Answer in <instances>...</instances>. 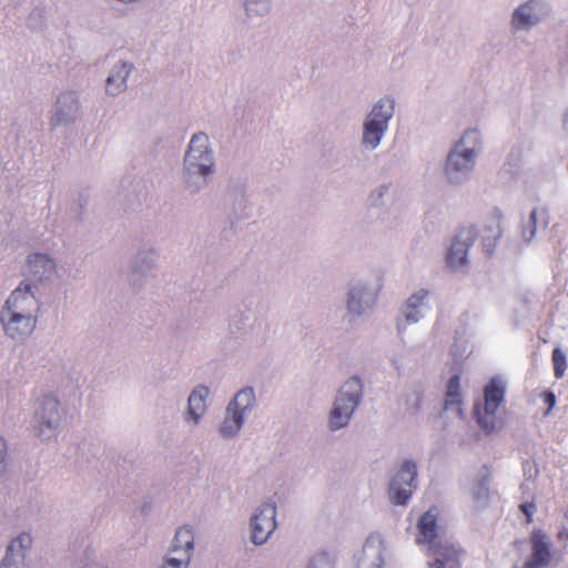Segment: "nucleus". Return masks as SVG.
<instances>
[{
    "mask_svg": "<svg viewBox=\"0 0 568 568\" xmlns=\"http://www.w3.org/2000/svg\"><path fill=\"white\" fill-rule=\"evenodd\" d=\"M440 511L434 506L423 513L416 523L415 542L426 547V555L434 558L428 568H462L463 549L456 545L439 540Z\"/></svg>",
    "mask_w": 568,
    "mask_h": 568,
    "instance_id": "f257e3e1",
    "label": "nucleus"
},
{
    "mask_svg": "<svg viewBox=\"0 0 568 568\" xmlns=\"http://www.w3.org/2000/svg\"><path fill=\"white\" fill-rule=\"evenodd\" d=\"M507 392V383L501 376H493L484 386L483 403L474 405V415L480 429L490 435L503 429L505 423L497 415V410L504 404Z\"/></svg>",
    "mask_w": 568,
    "mask_h": 568,
    "instance_id": "f03ea898",
    "label": "nucleus"
},
{
    "mask_svg": "<svg viewBox=\"0 0 568 568\" xmlns=\"http://www.w3.org/2000/svg\"><path fill=\"white\" fill-rule=\"evenodd\" d=\"M363 385L358 377L349 378L339 389L334 407L329 414V426L333 430L348 424L362 396Z\"/></svg>",
    "mask_w": 568,
    "mask_h": 568,
    "instance_id": "7ed1b4c3",
    "label": "nucleus"
},
{
    "mask_svg": "<svg viewBox=\"0 0 568 568\" xmlns=\"http://www.w3.org/2000/svg\"><path fill=\"white\" fill-rule=\"evenodd\" d=\"M394 113V102L390 99H381L372 109L364 123L363 143L372 149L376 148L388 126Z\"/></svg>",
    "mask_w": 568,
    "mask_h": 568,
    "instance_id": "20e7f679",
    "label": "nucleus"
},
{
    "mask_svg": "<svg viewBox=\"0 0 568 568\" xmlns=\"http://www.w3.org/2000/svg\"><path fill=\"white\" fill-rule=\"evenodd\" d=\"M185 165L192 173L207 175L211 172L213 160L206 134L197 133L192 136L185 155Z\"/></svg>",
    "mask_w": 568,
    "mask_h": 568,
    "instance_id": "39448f33",
    "label": "nucleus"
},
{
    "mask_svg": "<svg viewBox=\"0 0 568 568\" xmlns=\"http://www.w3.org/2000/svg\"><path fill=\"white\" fill-rule=\"evenodd\" d=\"M416 464L412 460L404 462L389 484V497L394 504L405 505L407 503L416 487Z\"/></svg>",
    "mask_w": 568,
    "mask_h": 568,
    "instance_id": "423d86ee",
    "label": "nucleus"
},
{
    "mask_svg": "<svg viewBox=\"0 0 568 568\" xmlns=\"http://www.w3.org/2000/svg\"><path fill=\"white\" fill-rule=\"evenodd\" d=\"M530 556L521 567L547 568L554 558L549 536L540 528H534L529 535Z\"/></svg>",
    "mask_w": 568,
    "mask_h": 568,
    "instance_id": "0eeeda50",
    "label": "nucleus"
},
{
    "mask_svg": "<svg viewBox=\"0 0 568 568\" xmlns=\"http://www.w3.org/2000/svg\"><path fill=\"white\" fill-rule=\"evenodd\" d=\"M39 436L50 438L61 419L60 403L52 396H44L37 408Z\"/></svg>",
    "mask_w": 568,
    "mask_h": 568,
    "instance_id": "6e6552de",
    "label": "nucleus"
},
{
    "mask_svg": "<svg viewBox=\"0 0 568 568\" xmlns=\"http://www.w3.org/2000/svg\"><path fill=\"white\" fill-rule=\"evenodd\" d=\"M276 507L274 504L265 503L251 519L252 540L261 545L267 540L270 535L276 528L275 521Z\"/></svg>",
    "mask_w": 568,
    "mask_h": 568,
    "instance_id": "1a4fd4ad",
    "label": "nucleus"
},
{
    "mask_svg": "<svg viewBox=\"0 0 568 568\" xmlns=\"http://www.w3.org/2000/svg\"><path fill=\"white\" fill-rule=\"evenodd\" d=\"M37 315L19 316L10 312H1L0 321L4 332L13 339L23 341L32 334L37 325Z\"/></svg>",
    "mask_w": 568,
    "mask_h": 568,
    "instance_id": "9d476101",
    "label": "nucleus"
},
{
    "mask_svg": "<svg viewBox=\"0 0 568 568\" xmlns=\"http://www.w3.org/2000/svg\"><path fill=\"white\" fill-rule=\"evenodd\" d=\"M38 311V301L31 292V286L27 284L24 288L20 286L12 292L1 312H10L19 316H26L27 314L37 315Z\"/></svg>",
    "mask_w": 568,
    "mask_h": 568,
    "instance_id": "9b49d317",
    "label": "nucleus"
},
{
    "mask_svg": "<svg viewBox=\"0 0 568 568\" xmlns=\"http://www.w3.org/2000/svg\"><path fill=\"white\" fill-rule=\"evenodd\" d=\"M475 242L474 230L471 226L463 227L456 234L449 251L447 253V264L452 268H459L467 264L468 248Z\"/></svg>",
    "mask_w": 568,
    "mask_h": 568,
    "instance_id": "f8f14e48",
    "label": "nucleus"
},
{
    "mask_svg": "<svg viewBox=\"0 0 568 568\" xmlns=\"http://www.w3.org/2000/svg\"><path fill=\"white\" fill-rule=\"evenodd\" d=\"M475 241L480 239L484 251L491 254L501 236V213L495 211L479 229H474Z\"/></svg>",
    "mask_w": 568,
    "mask_h": 568,
    "instance_id": "ddd939ff",
    "label": "nucleus"
},
{
    "mask_svg": "<svg viewBox=\"0 0 568 568\" xmlns=\"http://www.w3.org/2000/svg\"><path fill=\"white\" fill-rule=\"evenodd\" d=\"M458 149L459 144L449 153L446 162V174L452 181L455 179V174L468 172L474 165L475 150L459 151Z\"/></svg>",
    "mask_w": 568,
    "mask_h": 568,
    "instance_id": "4468645a",
    "label": "nucleus"
},
{
    "mask_svg": "<svg viewBox=\"0 0 568 568\" xmlns=\"http://www.w3.org/2000/svg\"><path fill=\"white\" fill-rule=\"evenodd\" d=\"M462 374L460 368L452 371L445 393V409H456L459 415L463 413Z\"/></svg>",
    "mask_w": 568,
    "mask_h": 568,
    "instance_id": "2eb2a0df",
    "label": "nucleus"
},
{
    "mask_svg": "<svg viewBox=\"0 0 568 568\" xmlns=\"http://www.w3.org/2000/svg\"><path fill=\"white\" fill-rule=\"evenodd\" d=\"M383 549L381 544H374L367 540L363 547L362 554L357 559L356 568H382Z\"/></svg>",
    "mask_w": 568,
    "mask_h": 568,
    "instance_id": "dca6fc26",
    "label": "nucleus"
},
{
    "mask_svg": "<svg viewBox=\"0 0 568 568\" xmlns=\"http://www.w3.org/2000/svg\"><path fill=\"white\" fill-rule=\"evenodd\" d=\"M210 394V389L206 386H197L191 393L189 397V410L187 415L193 419L194 423H197L200 417L204 414L206 408V397Z\"/></svg>",
    "mask_w": 568,
    "mask_h": 568,
    "instance_id": "f3484780",
    "label": "nucleus"
},
{
    "mask_svg": "<svg viewBox=\"0 0 568 568\" xmlns=\"http://www.w3.org/2000/svg\"><path fill=\"white\" fill-rule=\"evenodd\" d=\"M538 20L539 18L534 14V1H528L520 6L513 14V26L516 29L530 27Z\"/></svg>",
    "mask_w": 568,
    "mask_h": 568,
    "instance_id": "a211bd4d",
    "label": "nucleus"
},
{
    "mask_svg": "<svg viewBox=\"0 0 568 568\" xmlns=\"http://www.w3.org/2000/svg\"><path fill=\"white\" fill-rule=\"evenodd\" d=\"M193 531L187 527H181L175 532L173 541V551H182L181 556L187 555L190 558L191 551L193 550Z\"/></svg>",
    "mask_w": 568,
    "mask_h": 568,
    "instance_id": "6ab92c4d",
    "label": "nucleus"
},
{
    "mask_svg": "<svg viewBox=\"0 0 568 568\" xmlns=\"http://www.w3.org/2000/svg\"><path fill=\"white\" fill-rule=\"evenodd\" d=\"M28 264L30 266V271L34 275H39L40 278L49 277V275L54 271V263L44 254L31 255L28 260Z\"/></svg>",
    "mask_w": 568,
    "mask_h": 568,
    "instance_id": "aec40b11",
    "label": "nucleus"
},
{
    "mask_svg": "<svg viewBox=\"0 0 568 568\" xmlns=\"http://www.w3.org/2000/svg\"><path fill=\"white\" fill-rule=\"evenodd\" d=\"M32 544V538L29 534H21L17 537V539L12 540L8 546L7 555L2 561L1 568H11L13 566V556L14 549L19 547L21 549V554L19 555L22 559L24 558L23 551L29 549Z\"/></svg>",
    "mask_w": 568,
    "mask_h": 568,
    "instance_id": "412c9836",
    "label": "nucleus"
},
{
    "mask_svg": "<svg viewBox=\"0 0 568 568\" xmlns=\"http://www.w3.org/2000/svg\"><path fill=\"white\" fill-rule=\"evenodd\" d=\"M549 224V213L545 207L535 209L529 216V226L523 232L526 241H530L536 233L537 226L547 227Z\"/></svg>",
    "mask_w": 568,
    "mask_h": 568,
    "instance_id": "4be33fe9",
    "label": "nucleus"
},
{
    "mask_svg": "<svg viewBox=\"0 0 568 568\" xmlns=\"http://www.w3.org/2000/svg\"><path fill=\"white\" fill-rule=\"evenodd\" d=\"M254 402L255 396L253 389L251 387L243 388L235 395L234 399L227 406L229 414L231 413V410L236 409L243 416L246 409L252 407Z\"/></svg>",
    "mask_w": 568,
    "mask_h": 568,
    "instance_id": "5701e85b",
    "label": "nucleus"
},
{
    "mask_svg": "<svg viewBox=\"0 0 568 568\" xmlns=\"http://www.w3.org/2000/svg\"><path fill=\"white\" fill-rule=\"evenodd\" d=\"M428 292L420 290L413 294L406 303L405 318L407 323L417 322L419 318V307L423 305L424 300L427 297Z\"/></svg>",
    "mask_w": 568,
    "mask_h": 568,
    "instance_id": "b1692460",
    "label": "nucleus"
},
{
    "mask_svg": "<svg viewBox=\"0 0 568 568\" xmlns=\"http://www.w3.org/2000/svg\"><path fill=\"white\" fill-rule=\"evenodd\" d=\"M242 424H243V417L240 412L234 409V410H231V413L229 414V410H227L226 417L223 420L221 428H220L221 434L224 437H231L240 430Z\"/></svg>",
    "mask_w": 568,
    "mask_h": 568,
    "instance_id": "393cba45",
    "label": "nucleus"
},
{
    "mask_svg": "<svg viewBox=\"0 0 568 568\" xmlns=\"http://www.w3.org/2000/svg\"><path fill=\"white\" fill-rule=\"evenodd\" d=\"M130 72V67L126 63L121 65V70L116 74H110L106 79V92L116 94L125 87V80Z\"/></svg>",
    "mask_w": 568,
    "mask_h": 568,
    "instance_id": "a878e982",
    "label": "nucleus"
},
{
    "mask_svg": "<svg viewBox=\"0 0 568 568\" xmlns=\"http://www.w3.org/2000/svg\"><path fill=\"white\" fill-rule=\"evenodd\" d=\"M59 111L57 113V122L61 121V118L69 112L78 111V101L73 93H65L58 99Z\"/></svg>",
    "mask_w": 568,
    "mask_h": 568,
    "instance_id": "bb28decb",
    "label": "nucleus"
},
{
    "mask_svg": "<svg viewBox=\"0 0 568 568\" xmlns=\"http://www.w3.org/2000/svg\"><path fill=\"white\" fill-rule=\"evenodd\" d=\"M363 297V291L362 290H353L349 292V297L347 301V308L352 313L361 314L362 312V305L361 300Z\"/></svg>",
    "mask_w": 568,
    "mask_h": 568,
    "instance_id": "cd10ccee",
    "label": "nucleus"
},
{
    "mask_svg": "<svg viewBox=\"0 0 568 568\" xmlns=\"http://www.w3.org/2000/svg\"><path fill=\"white\" fill-rule=\"evenodd\" d=\"M190 558L187 555L179 558H169L165 560L163 568H186Z\"/></svg>",
    "mask_w": 568,
    "mask_h": 568,
    "instance_id": "c85d7f7f",
    "label": "nucleus"
},
{
    "mask_svg": "<svg viewBox=\"0 0 568 568\" xmlns=\"http://www.w3.org/2000/svg\"><path fill=\"white\" fill-rule=\"evenodd\" d=\"M540 397L542 402L547 405V410L545 413V415L547 416L550 414L551 409L556 405V395L551 390H545L540 394Z\"/></svg>",
    "mask_w": 568,
    "mask_h": 568,
    "instance_id": "c756f323",
    "label": "nucleus"
},
{
    "mask_svg": "<svg viewBox=\"0 0 568 568\" xmlns=\"http://www.w3.org/2000/svg\"><path fill=\"white\" fill-rule=\"evenodd\" d=\"M554 358V371L555 376L560 378L564 376L567 368L566 357H552Z\"/></svg>",
    "mask_w": 568,
    "mask_h": 568,
    "instance_id": "7c9ffc66",
    "label": "nucleus"
},
{
    "mask_svg": "<svg viewBox=\"0 0 568 568\" xmlns=\"http://www.w3.org/2000/svg\"><path fill=\"white\" fill-rule=\"evenodd\" d=\"M535 508L536 506L534 503H526L520 505V510L525 514L527 524L532 523Z\"/></svg>",
    "mask_w": 568,
    "mask_h": 568,
    "instance_id": "2f4dec72",
    "label": "nucleus"
},
{
    "mask_svg": "<svg viewBox=\"0 0 568 568\" xmlns=\"http://www.w3.org/2000/svg\"><path fill=\"white\" fill-rule=\"evenodd\" d=\"M323 564H325V565H329V560H328V558H327V556H326V555H320V556L315 557V558L311 561V564H310L308 568H315L316 566H321V565H323Z\"/></svg>",
    "mask_w": 568,
    "mask_h": 568,
    "instance_id": "473e14b6",
    "label": "nucleus"
},
{
    "mask_svg": "<svg viewBox=\"0 0 568 568\" xmlns=\"http://www.w3.org/2000/svg\"><path fill=\"white\" fill-rule=\"evenodd\" d=\"M557 539L559 541H568V528L562 526L557 532Z\"/></svg>",
    "mask_w": 568,
    "mask_h": 568,
    "instance_id": "72a5a7b5",
    "label": "nucleus"
},
{
    "mask_svg": "<svg viewBox=\"0 0 568 568\" xmlns=\"http://www.w3.org/2000/svg\"><path fill=\"white\" fill-rule=\"evenodd\" d=\"M7 453V445L2 437H0V465L4 462Z\"/></svg>",
    "mask_w": 568,
    "mask_h": 568,
    "instance_id": "f704fd0d",
    "label": "nucleus"
},
{
    "mask_svg": "<svg viewBox=\"0 0 568 568\" xmlns=\"http://www.w3.org/2000/svg\"><path fill=\"white\" fill-rule=\"evenodd\" d=\"M253 3H255V0H246V10L248 12H253V11L257 12V9H254L252 7Z\"/></svg>",
    "mask_w": 568,
    "mask_h": 568,
    "instance_id": "c9c22d12",
    "label": "nucleus"
},
{
    "mask_svg": "<svg viewBox=\"0 0 568 568\" xmlns=\"http://www.w3.org/2000/svg\"><path fill=\"white\" fill-rule=\"evenodd\" d=\"M552 355H554V356H557V355H562V354H561V352H560V349H559V348H555V349L552 351Z\"/></svg>",
    "mask_w": 568,
    "mask_h": 568,
    "instance_id": "e433bc0d",
    "label": "nucleus"
},
{
    "mask_svg": "<svg viewBox=\"0 0 568 568\" xmlns=\"http://www.w3.org/2000/svg\"><path fill=\"white\" fill-rule=\"evenodd\" d=\"M267 6H268V1H267V0H264V2H263V9H267Z\"/></svg>",
    "mask_w": 568,
    "mask_h": 568,
    "instance_id": "4c0bfd02",
    "label": "nucleus"
},
{
    "mask_svg": "<svg viewBox=\"0 0 568 568\" xmlns=\"http://www.w3.org/2000/svg\"><path fill=\"white\" fill-rule=\"evenodd\" d=\"M484 490H485V494L487 495L488 494V488H486L485 486H483Z\"/></svg>",
    "mask_w": 568,
    "mask_h": 568,
    "instance_id": "58836bf2",
    "label": "nucleus"
}]
</instances>
